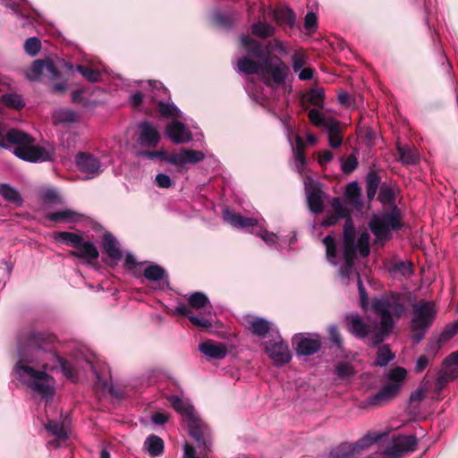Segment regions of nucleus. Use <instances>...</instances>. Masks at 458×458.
Segmentation results:
<instances>
[{
  "label": "nucleus",
  "instance_id": "nucleus-55",
  "mask_svg": "<svg viewBox=\"0 0 458 458\" xmlns=\"http://www.w3.org/2000/svg\"><path fill=\"white\" fill-rule=\"evenodd\" d=\"M155 182L160 188H170L173 185L171 178L165 174H158L156 175Z\"/></svg>",
  "mask_w": 458,
  "mask_h": 458
},
{
  "label": "nucleus",
  "instance_id": "nucleus-22",
  "mask_svg": "<svg viewBox=\"0 0 458 458\" xmlns=\"http://www.w3.org/2000/svg\"><path fill=\"white\" fill-rule=\"evenodd\" d=\"M199 350L209 360H223L227 354L226 346L213 340H206L199 344Z\"/></svg>",
  "mask_w": 458,
  "mask_h": 458
},
{
  "label": "nucleus",
  "instance_id": "nucleus-23",
  "mask_svg": "<svg viewBox=\"0 0 458 458\" xmlns=\"http://www.w3.org/2000/svg\"><path fill=\"white\" fill-rule=\"evenodd\" d=\"M166 133L175 144L189 142L192 137L189 129L178 121H174L166 126Z\"/></svg>",
  "mask_w": 458,
  "mask_h": 458
},
{
  "label": "nucleus",
  "instance_id": "nucleus-61",
  "mask_svg": "<svg viewBox=\"0 0 458 458\" xmlns=\"http://www.w3.org/2000/svg\"><path fill=\"white\" fill-rule=\"evenodd\" d=\"M356 276H357V279H358V288H359L361 306L365 307V305L367 304V301H368L367 293H366L365 288L360 279V275L357 274Z\"/></svg>",
  "mask_w": 458,
  "mask_h": 458
},
{
  "label": "nucleus",
  "instance_id": "nucleus-20",
  "mask_svg": "<svg viewBox=\"0 0 458 458\" xmlns=\"http://www.w3.org/2000/svg\"><path fill=\"white\" fill-rule=\"evenodd\" d=\"M168 401L172 404L173 408L178 411L182 416H183L191 427L199 426V419L198 415L193 408V406L187 401L181 399L176 395H169Z\"/></svg>",
  "mask_w": 458,
  "mask_h": 458
},
{
  "label": "nucleus",
  "instance_id": "nucleus-32",
  "mask_svg": "<svg viewBox=\"0 0 458 458\" xmlns=\"http://www.w3.org/2000/svg\"><path fill=\"white\" fill-rule=\"evenodd\" d=\"M103 247L106 254L113 259H119L122 252L118 247V242L111 233H105L103 238Z\"/></svg>",
  "mask_w": 458,
  "mask_h": 458
},
{
  "label": "nucleus",
  "instance_id": "nucleus-25",
  "mask_svg": "<svg viewBox=\"0 0 458 458\" xmlns=\"http://www.w3.org/2000/svg\"><path fill=\"white\" fill-rule=\"evenodd\" d=\"M224 220L237 229H245L259 225V220L257 217H245L236 214L229 209L223 213Z\"/></svg>",
  "mask_w": 458,
  "mask_h": 458
},
{
  "label": "nucleus",
  "instance_id": "nucleus-41",
  "mask_svg": "<svg viewBox=\"0 0 458 458\" xmlns=\"http://www.w3.org/2000/svg\"><path fill=\"white\" fill-rule=\"evenodd\" d=\"M326 247V255L327 260L333 264H336V244L335 239L331 235H327L323 239Z\"/></svg>",
  "mask_w": 458,
  "mask_h": 458
},
{
  "label": "nucleus",
  "instance_id": "nucleus-33",
  "mask_svg": "<svg viewBox=\"0 0 458 458\" xmlns=\"http://www.w3.org/2000/svg\"><path fill=\"white\" fill-rule=\"evenodd\" d=\"M144 446L148 453L153 457L158 456L164 452V441L156 435L149 436L146 439Z\"/></svg>",
  "mask_w": 458,
  "mask_h": 458
},
{
  "label": "nucleus",
  "instance_id": "nucleus-48",
  "mask_svg": "<svg viewBox=\"0 0 458 458\" xmlns=\"http://www.w3.org/2000/svg\"><path fill=\"white\" fill-rule=\"evenodd\" d=\"M55 119L61 123H70L77 120V114L72 110L60 109L55 113Z\"/></svg>",
  "mask_w": 458,
  "mask_h": 458
},
{
  "label": "nucleus",
  "instance_id": "nucleus-31",
  "mask_svg": "<svg viewBox=\"0 0 458 458\" xmlns=\"http://www.w3.org/2000/svg\"><path fill=\"white\" fill-rule=\"evenodd\" d=\"M140 88L145 91V96L156 101L157 98L166 94V89L160 81H148L140 82Z\"/></svg>",
  "mask_w": 458,
  "mask_h": 458
},
{
  "label": "nucleus",
  "instance_id": "nucleus-15",
  "mask_svg": "<svg viewBox=\"0 0 458 458\" xmlns=\"http://www.w3.org/2000/svg\"><path fill=\"white\" fill-rule=\"evenodd\" d=\"M289 72L287 65L278 57H268L263 64L261 76H271L276 83H283Z\"/></svg>",
  "mask_w": 458,
  "mask_h": 458
},
{
  "label": "nucleus",
  "instance_id": "nucleus-29",
  "mask_svg": "<svg viewBox=\"0 0 458 458\" xmlns=\"http://www.w3.org/2000/svg\"><path fill=\"white\" fill-rule=\"evenodd\" d=\"M288 140L291 144V147L294 152V160H293V166L294 169L299 173L302 174L306 165V159L303 154V142L300 136H296V148H293L292 140L290 137L288 138Z\"/></svg>",
  "mask_w": 458,
  "mask_h": 458
},
{
  "label": "nucleus",
  "instance_id": "nucleus-42",
  "mask_svg": "<svg viewBox=\"0 0 458 458\" xmlns=\"http://www.w3.org/2000/svg\"><path fill=\"white\" fill-rule=\"evenodd\" d=\"M274 17L277 21L284 22L293 26L295 22V14L290 8H284L275 12Z\"/></svg>",
  "mask_w": 458,
  "mask_h": 458
},
{
  "label": "nucleus",
  "instance_id": "nucleus-36",
  "mask_svg": "<svg viewBox=\"0 0 458 458\" xmlns=\"http://www.w3.org/2000/svg\"><path fill=\"white\" fill-rule=\"evenodd\" d=\"M0 103L5 106L20 110L24 107L25 103L21 95L16 93L4 94L0 97Z\"/></svg>",
  "mask_w": 458,
  "mask_h": 458
},
{
  "label": "nucleus",
  "instance_id": "nucleus-50",
  "mask_svg": "<svg viewBox=\"0 0 458 458\" xmlns=\"http://www.w3.org/2000/svg\"><path fill=\"white\" fill-rule=\"evenodd\" d=\"M335 374L340 378H349L354 375V370L350 364L339 362L335 367Z\"/></svg>",
  "mask_w": 458,
  "mask_h": 458
},
{
  "label": "nucleus",
  "instance_id": "nucleus-18",
  "mask_svg": "<svg viewBox=\"0 0 458 458\" xmlns=\"http://www.w3.org/2000/svg\"><path fill=\"white\" fill-rule=\"evenodd\" d=\"M44 75L50 79H55L58 76V72L52 62L36 60L26 71V77L30 81H38Z\"/></svg>",
  "mask_w": 458,
  "mask_h": 458
},
{
  "label": "nucleus",
  "instance_id": "nucleus-16",
  "mask_svg": "<svg viewBox=\"0 0 458 458\" xmlns=\"http://www.w3.org/2000/svg\"><path fill=\"white\" fill-rule=\"evenodd\" d=\"M13 154L17 157L29 162H44L51 158V152L49 150L35 146L33 143L14 148Z\"/></svg>",
  "mask_w": 458,
  "mask_h": 458
},
{
  "label": "nucleus",
  "instance_id": "nucleus-39",
  "mask_svg": "<svg viewBox=\"0 0 458 458\" xmlns=\"http://www.w3.org/2000/svg\"><path fill=\"white\" fill-rule=\"evenodd\" d=\"M400 160L406 165H413L419 161V154L410 147L398 146L397 148Z\"/></svg>",
  "mask_w": 458,
  "mask_h": 458
},
{
  "label": "nucleus",
  "instance_id": "nucleus-6",
  "mask_svg": "<svg viewBox=\"0 0 458 458\" xmlns=\"http://www.w3.org/2000/svg\"><path fill=\"white\" fill-rule=\"evenodd\" d=\"M437 316L436 305L432 301H421L413 307L411 329V339L419 344L432 326Z\"/></svg>",
  "mask_w": 458,
  "mask_h": 458
},
{
  "label": "nucleus",
  "instance_id": "nucleus-34",
  "mask_svg": "<svg viewBox=\"0 0 458 458\" xmlns=\"http://www.w3.org/2000/svg\"><path fill=\"white\" fill-rule=\"evenodd\" d=\"M445 369L439 375L437 381L439 384L443 382H446L449 380H453L454 378L458 377V362L451 361L446 362V359L444 361Z\"/></svg>",
  "mask_w": 458,
  "mask_h": 458
},
{
  "label": "nucleus",
  "instance_id": "nucleus-60",
  "mask_svg": "<svg viewBox=\"0 0 458 458\" xmlns=\"http://www.w3.org/2000/svg\"><path fill=\"white\" fill-rule=\"evenodd\" d=\"M333 159V154L329 150H322L318 153V164L326 165Z\"/></svg>",
  "mask_w": 458,
  "mask_h": 458
},
{
  "label": "nucleus",
  "instance_id": "nucleus-14",
  "mask_svg": "<svg viewBox=\"0 0 458 458\" xmlns=\"http://www.w3.org/2000/svg\"><path fill=\"white\" fill-rule=\"evenodd\" d=\"M243 325L252 335L260 338H266L267 336L272 338V335L278 333V330L271 322L252 315L244 318Z\"/></svg>",
  "mask_w": 458,
  "mask_h": 458
},
{
  "label": "nucleus",
  "instance_id": "nucleus-8",
  "mask_svg": "<svg viewBox=\"0 0 458 458\" xmlns=\"http://www.w3.org/2000/svg\"><path fill=\"white\" fill-rule=\"evenodd\" d=\"M189 305L191 309L199 310L203 317L189 316L190 321L198 327L209 328L213 325V308L206 294L200 292H195L190 294L188 298Z\"/></svg>",
  "mask_w": 458,
  "mask_h": 458
},
{
  "label": "nucleus",
  "instance_id": "nucleus-54",
  "mask_svg": "<svg viewBox=\"0 0 458 458\" xmlns=\"http://www.w3.org/2000/svg\"><path fill=\"white\" fill-rule=\"evenodd\" d=\"M42 199L45 203H57L61 201L58 193L54 190H47L42 194Z\"/></svg>",
  "mask_w": 458,
  "mask_h": 458
},
{
  "label": "nucleus",
  "instance_id": "nucleus-58",
  "mask_svg": "<svg viewBox=\"0 0 458 458\" xmlns=\"http://www.w3.org/2000/svg\"><path fill=\"white\" fill-rule=\"evenodd\" d=\"M328 331H329V335H330V337H331V340L333 341V343L337 347L340 348L342 346V338H341L340 333L338 332L337 327L335 325H332L329 327Z\"/></svg>",
  "mask_w": 458,
  "mask_h": 458
},
{
  "label": "nucleus",
  "instance_id": "nucleus-37",
  "mask_svg": "<svg viewBox=\"0 0 458 458\" xmlns=\"http://www.w3.org/2000/svg\"><path fill=\"white\" fill-rule=\"evenodd\" d=\"M55 242H63L66 245L72 246L73 248L79 247L82 237L77 233L71 232H60L54 236Z\"/></svg>",
  "mask_w": 458,
  "mask_h": 458
},
{
  "label": "nucleus",
  "instance_id": "nucleus-26",
  "mask_svg": "<svg viewBox=\"0 0 458 458\" xmlns=\"http://www.w3.org/2000/svg\"><path fill=\"white\" fill-rule=\"evenodd\" d=\"M70 255L86 260L87 263H91L96 260L98 256V250L96 245L89 241L81 240L79 247H75L74 250H71Z\"/></svg>",
  "mask_w": 458,
  "mask_h": 458
},
{
  "label": "nucleus",
  "instance_id": "nucleus-30",
  "mask_svg": "<svg viewBox=\"0 0 458 458\" xmlns=\"http://www.w3.org/2000/svg\"><path fill=\"white\" fill-rule=\"evenodd\" d=\"M33 142L34 139L24 131L15 129L8 131V148L11 145H14L15 148L23 147Z\"/></svg>",
  "mask_w": 458,
  "mask_h": 458
},
{
  "label": "nucleus",
  "instance_id": "nucleus-40",
  "mask_svg": "<svg viewBox=\"0 0 458 458\" xmlns=\"http://www.w3.org/2000/svg\"><path fill=\"white\" fill-rule=\"evenodd\" d=\"M380 183V177L376 172H370L366 178V191L367 196L369 199H372L377 191Z\"/></svg>",
  "mask_w": 458,
  "mask_h": 458
},
{
  "label": "nucleus",
  "instance_id": "nucleus-1",
  "mask_svg": "<svg viewBox=\"0 0 458 458\" xmlns=\"http://www.w3.org/2000/svg\"><path fill=\"white\" fill-rule=\"evenodd\" d=\"M59 357L47 348L40 334L22 335L18 342L17 361L13 378L42 396H53L55 379L50 372L57 368Z\"/></svg>",
  "mask_w": 458,
  "mask_h": 458
},
{
  "label": "nucleus",
  "instance_id": "nucleus-56",
  "mask_svg": "<svg viewBox=\"0 0 458 458\" xmlns=\"http://www.w3.org/2000/svg\"><path fill=\"white\" fill-rule=\"evenodd\" d=\"M358 162L354 156H350L342 163V170L344 173H351L357 167Z\"/></svg>",
  "mask_w": 458,
  "mask_h": 458
},
{
  "label": "nucleus",
  "instance_id": "nucleus-51",
  "mask_svg": "<svg viewBox=\"0 0 458 458\" xmlns=\"http://www.w3.org/2000/svg\"><path fill=\"white\" fill-rule=\"evenodd\" d=\"M40 47V41L35 37L30 38L24 44L26 53L31 56H35L39 52Z\"/></svg>",
  "mask_w": 458,
  "mask_h": 458
},
{
  "label": "nucleus",
  "instance_id": "nucleus-63",
  "mask_svg": "<svg viewBox=\"0 0 458 458\" xmlns=\"http://www.w3.org/2000/svg\"><path fill=\"white\" fill-rule=\"evenodd\" d=\"M151 420L156 425H163L168 420V417L164 413L157 412L152 416Z\"/></svg>",
  "mask_w": 458,
  "mask_h": 458
},
{
  "label": "nucleus",
  "instance_id": "nucleus-59",
  "mask_svg": "<svg viewBox=\"0 0 458 458\" xmlns=\"http://www.w3.org/2000/svg\"><path fill=\"white\" fill-rule=\"evenodd\" d=\"M317 26V17L314 13H308L305 16L304 20V27L306 30H310Z\"/></svg>",
  "mask_w": 458,
  "mask_h": 458
},
{
  "label": "nucleus",
  "instance_id": "nucleus-52",
  "mask_svg": "<svg viewBox=\"0 0 458 458\" xmlns=\"http://www.w3.org/2000/svg\"><path fill=\"white\" fill-rule=\"evenodd\" d=\"M428 389V382L423 383L411 394L410 401L411 403H415V402L420 403V401H422L425 398Z\"/></svg>",
  "mask_w": 458,
  "mask_h": 458
},
{
  "label": "nucleus",
  "instance_id": "nucleus-7",
  "mask_svg": "<svg viewBox=\"0 0 458 458\" xmlns=\"http://www.w3.org/2000/svg\"><path fill=\"white\" fill-rule=\"evenodd\" d=\"M369 228L376 237V242L386 241L392 230L402 227L400 215L394 208L391 212H382L374 215L369 221Z\"/></svg>",
  "mask_w": 458,
  "mask_h": 458
},
{
  "label": "nucleus",
  "instance_id": "nucleus-38",
  "mask_svg": "<svg viewBox=\"0 0 458 458\" xmlns=\"http://www.w3.org/2000/svg\"><path fill=\"white\" fill-rule=\"evenodd\" d=\"M394 359V354L391 352L388 345H382L377 349V357L374 363L377 366L384 367L386 366Z\"/></svg>",
  "mask_w": 458,
  "mask_h": 458
},
{
  "label": "nucleus",
  "instance_id": "nucleus-13",
  "mask_svg": "<svg viewBox=\"0 0 458 458\" xmlns=\"http://www.w3.org/2000/svg\"><path fill=\"white\" fill-rule=\"evenodd\" d=\"M303 184L310 210L316 214L321 213L326 195L321 190L320 183L314 181L310 175L305 174L303 176Z\"/></svg>",
  "mask_w": 458,
  "mask_h": 458
},
{
  "label": "nucleus",
  "instance_id": "nucleus-2",
  "mask_svg": "<svg viewBox=\"0 0 458 458\" xmlns=\"http://www.w3.org/2000/svg\"><path fill=\"white\" fill-rule=\"evenodd\" d=\"M331 205L339 218H346L344 227V263L340 268V275L344 278H349L352 273V265L356 252L360 256L367 257L369 254V233L362 232L356 240L355 226L349 216V211L342 203L340 199H333Z\"/></svg>",
  "mask_w": 458,
  "mask_h": 458
},
{
  "label": "nucleus",
  "instance_id": "nucleus-11",
  "mask_svg": "<svg viewBox=\"0 0 458 458\" xmlns=\"http://www.w3.org/2000/svg\"><path fill=\"white\" fill-rule=\"evenodd\" d=\"M380 439V436H364L355 443H343L329 454V458H355Z\"/></svg>",
  "mask_w": 458,
  "mask_h": 458
},
{
  "label": "nucleus",
  "instance_id": "nucleus-57",
  "mask_svg": "<svg viewBox=\"0 0 458 458\" xmlns=\"http://www.w3.org/2000/svg\"><path fill=\"white\" fill-rule=\"evenodd\" d=\"M306 60L303 55L295 53L293 55V69L295 72H298L301 68L304 67Z\"/></svg>",
  "mask_w": 458,
  "mask_h": 458
},
{
  "label": "nucleus",
  "instance_id": "nucleus-64",
  "mask_svg": "<svg viewBox=\"0 0 458 458\" xmlns=\"http://www.w3.org/2000/svg\"><path fill=\"white\" fill-rule=\"evenodd\" d=\"M298 76L301 81L310 80L313 76V71L310 68H301L298 72Z\"/></svg>",
  "mask_w": 458,
  "mask_h": 458
},
{
  "label": "nucleus",
  "instance_id": "nucleus-9",
  "mask_svg": "<svg viewBox=\"0 0 458 458\" xmlns=\"http://www.w3.org/2000/svg\"><path fill=\"white\" fill-rule=\"evenodd\" d=\"M309 118L312 124L317 127H322L327 131L330 147L336 148L342 145L343 138L339 123L335 118L327 115L318 109H310L309 111Z\"/></svg>",
  "mask_w": 458,
  "mask_h": 458
},
{
  "label": "nucleus",
  "instance_id": "nucleus-35",
  "mask_svg": "<svg viewBox=\"0 0 458 458\" xmlns=\"http://www.w3.org/2000/svg\"><path fill=\"white\" fill-rule=\"evenodd\" d=\"M0 195L15 205L21 206L22 204V199L19 191L9 184H0Z\"/></svg>",
  "mask_w": 458,
  "mask_h": 458
},
{
  "label": "nucleus",
  "instance_id": "nucleus-62",
  "mask_svg": "<svg viewBox=\"0 0 458 458\" xmlns=\"http://www.w3.org/2000/svg\"><path fill=\"white\" fill-rule=\"evenodd\" d=\"M378 198L381 201L391 200L394 198L392 190L388 187L381 188Z\"/></svg>",
  "mask_w": 458,
  "mask_h": 458
},
{
  "label": "nucleus",
  "instance_id": "nucleus-24",
  "mask_svg": "<svg viewBox=\"0 0 458 458\" xmlns=\"http://www.w3.org/2000/svg\"><path fill=\"white\" fill-rule=\"evenodd\" d=\"M157 129L150 123L145 122L140 125L139 143L142 147H155L159 141Z\"/></svg>",
  "mask_w": 458,
  "mask_h": 458
},
{
  "label": "nucleus",
  "instance_id": "nucleus-45",
  "mask_svg": "<svg viewBox=\"0 0 458 458\" xmlns=\"http://www.w3.org/2000/svg\"><path fill=\"white\" fill-rule=\"evenodd\" d=\"M144 276L150 281H160L165 276V270L158 265H150L145 268Z\"/></svg>",
  "mask_w": 458,
  "mask_h": 458
},
{
  "label": "nucleus",
  "instance_id": "nucleus-4",
  "mask_svg": "<svg viewBox=\"0 0 458 458\" xmlns=\"http://www.w3.org/2000/svg\"><path fill=\"white\" fill-rule=\"evenodd\" d=\"M240 41L242 55L237 59L235 69L244 74L261 75L267 59L262 46L250 36H242Z\"/></svg>",
  "mask_w": 458,
  "mask_h": 458
},
{
  "label": "nucleus",
  "instance_id": "nucleus-27",
  "mask_svg": "<svg viewBox=\"0 0 458 458\" xmlns=\"http://www.w3.org/2000/svg\"><path fill=\"white\" fill-rule=\"evenodd\" d=\"M321 346V342L318 336L313 337H300L296 344V352L299 355H312L316 353Z\"/></svg>",
  "mask_w": 458,
  "mask_h": 458
},
{
  "label": "nucleus",
  "instance_id": "nucleus-5",
  "mask_svg": "<svg viewBox=\"0 0 458 458\" xmlns=\"http://www.w3.org/2000/svg\"><path fill=\"white\" fill-rule=\"evenodd\" d=\"M406 377L407 371L402 367L390 369L386 375V384L377 394L367 399V405L381 406L391 401L399 394Z\"/></svg>",
  "mask_w": 458,
  "mask_h": 458
},
{
  "label": "nucleus",
  "instance_id": "nucleus-28",
  "mask_svg": "<svg viewBox=\"0 0 458 458\" xmlns=\"http://www.w3.org/2000/svg\"><path fill=\"white\" fill-rule=\"evenodd\" d=\"M47 218L54 223L71 224L81 221L82 215L72 209L64 208L49 213Z\"/></svg>",
  "mask_w": 458,
  "mask_h": 458
},
{
  "label": "nucleus",
  "instance_id": "nucleus-19",
  "mask_svg": "<svg viewBox=\"0 0 458 458\" xmlns=\"http://www.w3.org/2000/svg\"><path fill=\"white\" fill-rule=\"evenodd\" d=\"M78 169L88 174V178L98 175L101 172V165L98 158L87 153H79L75 157Z\"/></svg>",
  "mask_w": 458,
  "mask_h": 458
},
{
  "label": "nucleus",
  "instance_id": "nucleus-44",
  "mask_svg": "<svg viewBox=\"0 0 458 458\" xmlns=\"http://www.w3.org/2000/svg\"><path fill=\"white\" fill-rule=\"evenodd\" d=\"M46 429L54 436L58 441H64L68 434L62 425L50 421L46 425Z\"/></svg>",
  "mask_w": 458,
  "mask_h": 458
},
{
  "label": "nucleus",
  "instance_id": "nucleus-12",
  "mask_svg": "<svg viewBox=\"0 0 458 458\" xmlns=\"http://www.w3.org/2000/svg\"><path fill=\"white\" fill-rule=\"evenodd\" d=\"M264 351L276 366L286 364L292 359L289 347L283 341L279 333H275L270 340L264 343Z\"/></svg>",
  "mask_w": 458,
  "mask_h": 458
},
{
  "label": "nucleus",
  "instance_id": "nucleus-17",
  "mask_svg": "<svg viewBox=\"0 0 458 458\" xmlns=\"http://www.w3.org/2000/svg\"><path fill=\"white\" fill-rule=\"evenodd\" d=\"M205 158V154L199 150L182 148L178 153H173L164 159L174 165L182 166L186 164H196Z\"/></svg>",
  "mask_w": 458,
  "mask_h": 458
},
{
  "label": "nucleus",
  "instance_id": "nucleus-47",
  "mask_svg": "<svg viewBox=\"0 0 458 458\" xmlns=\"http://www.w3.org/2000/svg\"><path fill=\"white\" fill-rule=\"evenodd\" d=\"M158 108L161 115L166 118L179 117L181 115L180 110L174 104L159 102Z\"/></svg>",
  "mask_w": 458,
  "mask_h": 458
},
{
  "label": "nucleus",
  "instance_id": "nucleus-46",
  "mask_svg": "<svg viewBox=\"0 0 458 458\" xmlns=\"http://www.w3.org/2000/svg\"><path fill=\"white\" fill-rule=\"evenodd\" d=\"M252 32L260 38H268L272 36L274 28L267 22L259 21L252 25Z\"/></svg>",
  "mask_w": 458,
  "mask_h": 458
},
{
  "label": "nucleus",
  "instance_id": "nucleus-21",
  "mask_svg": "<svg viewBox=\"0 0 458 458\" xmlns=\"http://www.w3.org/2000/svg\"><path fill=\"white\" fill-rule=\"evenodd\" d=\"M348 330L358 338H365L372 333L371 326L365 323L358 314H350L345 317Z\"/></svg>",
  "mask_w": 458,
  "mask_h": 458
},
{
  "label": "nucleus",
  "instance_id": "nucleus-10",
  "mask_svg": "<svg viewBox=\"0 0 458 458\" xmlns=\"http://www.w3.org/2000/svg\"><path fill=\"white\" fill-rule=\"evenodd\" d=\"M458 332V320L451 327H446L437 339H431L427 346V354L420 355L415 365V372L421 373L428 365L438 350L442 347L443 344L447 342Z\"/></svg>",
  "mask_w": 458,
  "mask_h": 458
},
{
  "label": "nucleus",
  "instance_id": "nucleus-43",
  "mask_svg": "<svg viewBox=\"0 0 458 458\" xmlns=\"http://www.w3.org/2000/svg\"><path fill=\"white\" fill-rule=\"evenodd\" d=\"M360 187L356 182H350L345 190L344 197L352 204L360 203Z\"/></svg>",
  "mask_w": 458,
  "mask_h": 458
},
{
  "label": "nucleus",
  "instance_id": "nucleus-53",
  "mask_svg": "<svg viewBox=\"0 0 458 458\" xmlns=\"http://www.w3.org/2000/svg\"><path fill=\"white\" fill-rule=\"evenodd\" d=\"M324 100V91L320 89H312L309 96V101L314 106H321Z\"/></svg>",
  "mask_w": 458,
  "mask_h": 458
},
{
  "label": "nucleus",
  "instance_id": "nucleus-3",
  "mask_svg": "<svg viewBox=\"0 0 458 458\" xmlns=\"http://www.w3.org/2000/svg\"><path fill=\"white\" fill-rule=\"evenodd\" d=\"M372 310L381 318L380 329L372 334L370 345L382 343L394 326V318H399L405 312V307L394 298H381L372 303Z\"/></svg>",
  "mask_w": 458,
  "mask_h": 458
},
{
  "label": "nucleus",
  "instance_id": "nucleus-49",
  "mask_svg": "<svg viewBox=\"0 0 458 458\" xmlns=\"http://www.w3.org/2000/svg\"><path fill=\"white\" fill-rule=\"evenodd\" d=\"M76 70L80 72L81 74L90 82H97L100 81L101 74L97 70L84 67L82 65H77Z\"/></svg>",
  "mask_w": 458,
  "mask_h": 458
}]
</instances>
